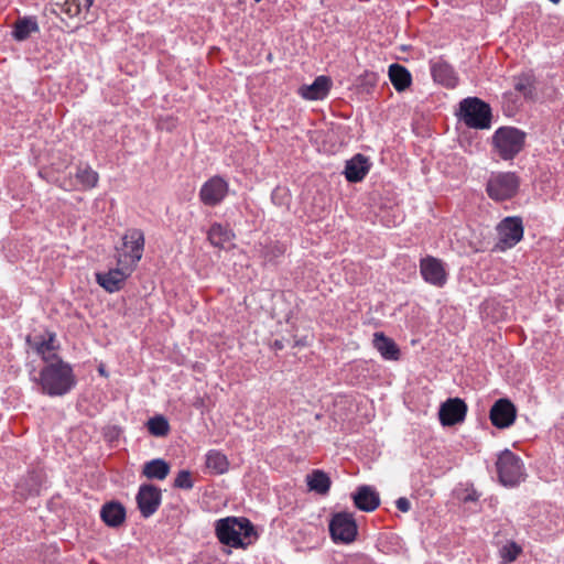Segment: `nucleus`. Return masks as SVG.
<instances>
[{
	"instance_id": "f257e3e1",
	"label": "nucleus",
	"mask_w": 564,
	"mask_h": 564,
	"mask_svg": "<svg viewBox=\"0 0 564 564\" xmlns=\"http://www.w3.org/2000/svg\"><path fill=\"white\" fill-rule=\"evenodd\" d=\"M216 534L223 544L231 547L250 545L257 534L251 522L246 518L228 517L216 522Z\"/></svg>"
},
{
	"instance_id": "f03ea898",
	"label": "nucleus",
	"mask_w": 564,
	"mask_h": 564,
	"mask_svg": "<svg viewBox=\"0 0 564 564\" xmlns=\"http://www.w3.org/2000/svg\"><path fill=\"white\" fill-rule=\"evenodd\" d=\"M40 383L48 395L66 394L75 386L72 367L61 359L46 365L40 372Z\"/></svg>"
},
{
	"instance_id": "7ed1b4c3",
	"label": "nucleus",
	"mask_w": 564,
	"mask_h": 564,
	"mask_svg": "<svg viewBox=\"0 0 564 564\" xmlns=\"http://www.w3.org/2000/svg\"><path fill=\"white\" fill-rule=\"evenodd\" d=\"M525 133L513 127H501L492 135V144L503 160L513 159L524 147Z\"/></svg>"
},
{
	"instance_id": "20e7f679",
	"label": "nucleus",
	"mask_w": 564,
	"mask_h": 564,
	"mask_svg": "<svg viewBox=\"0 0 564 564\" xmlns=\"http://www.w3.org/2000/svg\"><path fill=\"white\" fill-rule=\"evenodd\" d=\"M460 118L465 124L474 129H488L491 122L490 107L478 98H466L460 101Z\"/></svg>"
},
{
	"instance_id": "39448f33",
	"label": "nucleus",
	"mask_w": 564,
	"mask_h": 564,
	"mask_svg": "<svg viewBox=\"0 0 564 564\" xmlns=\"http://www.w3.org/2000/svg\"><path fill=\"white\" fill-rule=\"evenodd\" d=\"M144 235L140 229H130L122 237V246L117 249V262L134 269L142 258Z\"/></svg>"
},
{
	"instance_id": "423d86ee",
	"label": "nucleus",
	"mask_w": 564,
	"mask_h": 564,
	"mask_svg": "<svg viewBox=\"0 0 564 564\" xmlns=\"http://www.w3.org/2000/svg\"><path fill=\"white\" fill-rule=\"evenodd\" d=\"M519 184V178L514 173L498 172L490 175L486 191L491 199L502 202L517 194Z\"/></svg>"
},
{
	"instance_id": "0eeeda50",
	"label": "nucleus",
	"mask_w": 564,
	"mask_h": 564,
	"mask_svg": "<svg viewBox=\"0 0 564 564\" xmlns=\"http://www.w3.org/2000/svg\"><path fill=\"white\" fill-rule=\"evenodd\" d=\"M496 466L499 480L503 486L513 487L524 479L521 459L508 449L498 456Z\"/></svg>"
},
{
	"instance_id": "6e6552de",
	"label": "nucleus",
	"mask_w": 564,
	"mask_h": 564,
	"mask_svg": "<svg viewBox=\"0 0 564 564\" xmlns=\"http://www.w3.org/2000/svg\"><path fill=\"white\" fill-rule=\"evenodd\" d=\"M498 242L496 248L505 251L514 247L523 237V225L519 217H506L497 226Z\"/></svg>"
},
{
	"instance_id": "1a4fd4ad",
	"label": "nucleus",
	"mask_w": 564,
	"mask_h": 564,
	"mask_svg": "<svg viewBox=\"0 0 564 564\" xmlns=\"http://www.w3.org/2000/svg\"><path fill=\"white\" fill-rule=\"evenodd\" d=\"M329 531L335 542L350 543L357 536V523L349 512L336 513L329 522Z\"/></svg>"
},
{
	"instance_id": "9d476101",
	"label": "nucleus",
	"mask_w": 564,
	"mask_h": 564,
	"mask_svg": "<svg viewBox=\"0 0 564 564\" xmlns=\"http://www.w3.org/2000/svg\"><path fill=\"white\" fill-rule=\"evenodd\" d=\"M229 191L228 183L220 176L207 180L199 189L200 202L209 207L220 204Z\"/></svg>"
},
{
	"instance_id": "9b49d317",
	"label": "nucleus",
	"mask_w": 564,
	"mask_h": 564,
	"mask_svg": "<svg viewBox=\"0 0 564 564\" xmlns=\"http://www.w3.org/2000/svg\"><path fill=\"white\" fill-rule=\"evenodd\" d=\"M28 343L31 348L40 355L45 362H47V365L59 359L56 354L59 345L55 334L45 333L43 335L28 337Z\"/></svg>"
},
{
	"instance_id": "f8f14e48",
	"label": "nucleus",
	"mask_w": 564,
	"mask_h": 564,
	"mask_svg": "<svg viewBox=\"0 0 564 564\" xmlns=\"http://www.w3.org/2000/svg\"><path fill=\"white\" fill-rule=\"evenodd\" d=\"M132 271V268L128 265L126 267V264H119L117 262V268L107 272L96 273V281L107 292L113 293L123 286L124 281Z\"/></svg>"
},
{
	"instance_id": "ddd939ff",
	"label": "nucleus",
	"mask_w": 564,
	"mask_h": 564,
	"mask_svg": "<svg viewBox=\"0 0 564 564\" xmlns=\"http://www.w3.org/2000/svg\"><path fill=\"white\" fill-rule=\"evenodd\" d=\"M466 413V403L459 398H452L441 404L438 417L443 426H452L463 422Z\"/></svg>"
},
{
	"instance_id": "4468645a",
	"label": "nucleus",
	"mask_w": 564,
	"mask_h": 564,
	"mask_svg": "<svg viewBox=\"0 0 564 564\" xmlns=\"http://www.w3.org/2000/svg\"><path fill=\"white\" fill-rule=\"evenodd\" d=\"M420 272L425 282L442 288L447 281L444 263L434 257H426L420 262Z\"/></svg>"
},
{
	"instance_id": "2eb2a0df",
	"label": "nucleus",
	"mask_w": 564,
	"mask_h": 564,
	"mask_svg": "<svg viewBox=\"0 0 564 564\" xmlns=\"http://www.w3.org/2000/svg\"><path fill=\"white\" fill-rule=\"evenodd\" d=\"M490 421L498 429L511 426L517 417V409L508 399L497 400L490 409Z\"/></svg>"
},
{
	"instance_id": "dca6fc26",
	"label": "nucleus",
	"mask_w": 564,
	"mask_h": 564,
	"mask_svg": "<svg viewBox=\"0 0 564 564\" xmlns=\"http://www.w3.org/2000/svg\"><path fill=\"white\" fill-rule=\"evenodd\" d=\"M137 502L141 514L151 517L161 503V490L152 485H143L139 488Z\"/></svg>"
},
{
	"instance_id": "f3484780",
	"label": "nucleus",
	"mask_w": 564,
	"mask_h": 564,
	"mask_svg": "<svg viewBox=\"0 0 564 564\" xmlns=\"http://www.w3.org/2000/svg\"><path fill=\"white\" fill-rule=\"evenodd\" d=\"M98 173L89 166H79L75 174V181H64L61 183V187L65 191L74 189H90L94 188L98 183Z\"/></svg>"
},
{
	"instance_id": "a211bd4d",
	"label": "nucleus",
	"mask_w": 564,
	"mask_h": 564,
	"mask_svg": "<svg viewBox=\"0 0 564 564\" xmlns=\"http://www.w3.org/2000/svg\"><path fill=\"white\" fill-rule=\"evenodd\" d=\"M369 159L362 154H356L346 161L344 175L350 183H357L365 178L370 170Z\"/></svg>"
},
{
	"instance_id": "6ab92c4d",
	"label": "nucleus",
	"mask_w": 564,
	"mask_h": 564,
	"mask_svg": "<svg viewBox=\"0 0 564 564\" xmlns=\"http://www.w3.org/2000/svg\"><path fill=\"white\" fill-rule=\"evenodd\" d=\"M351 497L355 506L361 511L371 512L380 505L379 494L370 486L358 487Z\"/></svg>"
},
{
	"instance_id": "aec40b11",
	"label": "nucleus",
	"mask_w": 564,
	"mask_h": 564,
	"mask_svg": "<svg viewBox=\"0 0 564 564\" xmlns=\"http://www.w3.org/2000/svg\"><path fill=\"white\" fill-rule=\"evenodd\" d=\"M330 88V79L318 76L311 85H304L299 89L300 95L307 100H319L327 96Z\"/></svg>"
},
{
	"instance_id": "412c9836",
	"label": "nucleus",
	"mask_w": 564,
	"mask_h": 564,
	"mask_svg": "<svg viewBox=\"0 0 564 564\" xmlns=\"http://www.w3.org/2000/svg\"><path fill=\"white\" fill-rule=\"evenodd\" d=\"M372 344L383 359L399 360L400 349L398 348L397 344L391 338L387 337L383 333H375Z\"/></svg>"
},
{
	"instance_id": "4be33fe9",
	"label": "nucleus",
	"mask_w": 564,
	"mask_h": 564,
	"mask_svg": "<svg viewBox=\"0 0 564 564\" xmlns=\"http://www.w3.org/2000/svg\"><path fill=\"white\" fill-rule=\"evenodd\" d=\"M432 75L435 82L446 86L455 87L457 84V77L453 67L445 62H436L432 66Z\"/></svg>"
},
{
	"instance_id": "5701e85b",
	"label": "nucleus",
	"mask_w": 564,
	"mask_h": 564,
	"mask_svg": "<svg viewBox=\"0 0 564 564\" xmlns=\"http://www.w3.org/2000/svg\"><path fill=\"white\" fill-rule=\"evenodd\" d=\"M235 238V234L227 227L215 223L208 230V240L217 248H226Z\"/></svg>"
},
{
	"instance_id": "b1692460",
	"label": "nucleus",
	"mask_w": 564,
	"mask_h": 564,
	"mask_svg": "<svg viewBox=\"0 0 564 564\" xmlns=\"http://www.w3.org/2000/svg\"><path fill=\"white\" fill-rule=\"evenodd\" d=\"M100 516L106 524L110 527H118L123 522L126 511L120 503L109 502L102 507Z\"/></svg>"
},
{
	"instance_id": "393cba45",
	"label": "nucleus",
	"mask_w": 564,
	"mask_h": 564,
	"mask_svg": "<svg viewBox=\"0 0 564 564\" xmlns=\"http://www.w3.org/2000/svg\"><path fill=\"white\" fill-rule=\"evenodd\" d=\"M389 78L398 91L405 90L412 82L410 72L402 65L392 64L389 67Z\"/></svg>"
},
{
	"instance_id": "a878e982",
	"label": "nucleus",
	"mask_w": 564,
	"mask_h": 564,
	"mask_svg": "<svg viewBox=\"0 0 564 564\" xmlns=\"http://www.w3.org/2000/svg\"><path fill=\"white\" fill-rule=\"evenodd\" d=\"M170 473L169 464L161 459H152L144 464L143 466V475L149 479H159L163 480Z\"/></svg>"
},
{
	"instance_id": "bb28decb",
	"label": "nucleus",
	"mask_w": 564,
	"mask_h": 564,
	"mask_svg": "<svg viewBox=\"0 0 564 564\" xmlns=\"http://www.w3.org/2000/svg\"><path fill=\"white\" fill-rule=\"evenodd\" d=\"M306 482L310 490L321 495H325L330 487V479L322 470H314L312 474L306 476Z\"/></svg>"
},
{
	"instance_id": "cd10ccee",
	"label": "nucleus",
	"mask_w": 564,
	"mask_h": 564,
	"mask_svg": "<svg viewBox=\"0 0 564 564\" xmlns=\"http://www.w3.org/2000/svg\"><path fill=\"white\" fill-rule=\"evenodd\" d=\"M228 466V459L223 453L212 449L206 454V467L214 474L226 473Z\"/></svg>"
},
{
	"instance_id": "c85d7f7f",
	"label": "nucleus",
	"mask_w": 564,
	"mask_h": 564,
	"mask_svg": "<svg viewBox=\"0 0 564 564\" xmlns=\"http://www.w3.org/2000/svg\"><path fill=\"white\" fill-rule=\"evenodd\" d=\"M39 26L33 18L20 19L14 24L13 37L18 41H24L32 33L37 32Z\"/></svg>"
},
{
	"instance_id": "c756f323",
	"label": "nucleus",
	"mask_w": 564,
	"mask_h": 564,
	"mask_svg": "<svg viewBox=\"0 0 564 564\" xmlns=\"http://www.w3.org/2000/svg\"><path fill=\"white\" fill-rule=\"evenodd\" d=\"M94 0H66L62 7V11L69 18L77 17L83 10H89Z\"/></svg>"
},
{
	"instance_id": "7c9ffc66",
	"label": "nucleus",
	"mask_w": 564,
	"mask_h": 564,
	"mask_svg": "<svg viewBox=\"0 0 564 564\" xmlns=\"http://www.w3.org/2000/svg\"><path fill=\"white\" fill-rule=\"evenodd\" d=\"M513 86L523 97H529L532 94L533 78L530 74H521L513 77Z\"/></svg>"
},
{
	"instance_id": "2f4dec72",
	"label": "nucleus",
	"mask_w": 564,
	"mask_h": 564,
	"mask_svg": "<svg viewBox=\"0 0 564 564\" xmlns=\"http://www.w3.org/2000/svg\"><path fill=\"white\" fill-rule=\"evenodd\" d=\"M148 429L154 436H165L170 431V425L164 416L158 415L148 421Z\"/></svg>"
},
{
	"instance_id": "473e14b6",
	"label": "nucleus",
	"mask_w": 564,
	"mask_h": 564,
	"mask_svg": "<svg viewBox=\"0 0 564 564\" xmlns=\"http://www.w3.org/2000/svg\"><path fill=\"white\" fill-rule=\"evenodd\" d=\"M521 551V547L517 543L509 542L501 547L500 556L505 562L511 563L517 560Z\"/></svg>"
},
{
	"instance_id": "72a5a7b5",
	"label": "nucleus",
	"mask_w": 564,
	"mask_h": 564,
	"mask_svg": "<svg viewBox=\"0 0 564 564\" xmlns=\"http://www.w3.org/2000/svg\"><path fill=\"white\" fill-rule=\"evenodd\" d=\"M174 486L181 489L193 488L191 473L188 470H181L174 480Z\"/></svg>"
},
{
	"instance_id": "f704fd0d",
	"label": "nucleus",
	"mask_w": 564,
	"mask_h": 564,
	"mask_svg": "<svg viewBox=\"0 0 564 564\" xmlns=\"http://www.w3.org/2000/svg\"><path fill=\"white\" fill-rule=\"evenodd\" d=\"M395 505H397V508L402 511V512H408L410 509H411V503L409 501L408 498L405 497H400L397 501H395Z\"/></svg>"
},
{
	"instance_id": "c9c22d12",
	"label": "nucleus",
	"mask_w": 564,
	"mask_h": 564,
	"mask_svg": "<svg viewBox=\"0 0 564 564\" xmlns=\"http://www.w3.org/2000/svg\"><path fill=\"white\" fill-rule=\"evenodd\" d=\"M256 2H260L261 0H254Z\"/></svg>"
}]
</instances>
